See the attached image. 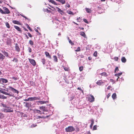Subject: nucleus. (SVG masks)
<instances>
[{
	"label": "nucleus",
	"instance_id": "f257e3e1",
	"mask_svg": "<svg viewBox=\"0 0 134 134\" xmlns=\"http://www.w3.org/2000/svg\"><path fill=\"white\" fill-rule=\"evenodd\" d=\"M2 106L4 108L2 109L1 111L4 112L5 113H10L13 112V110L12 109V108L11 107H8L5 104H4L3 103H1V104Z\"/></svg>",
	"mask_w": 134,
	"mask_h": 134
},
{
	"label": "nucleus",
	"instance_id": "f03ea898",
	"mask_svg": "<svg viewBox=\"0 0 134 134\" xmlns=\"http://www.w3.org/2000/svg\"><path fill=\"white\" fill-rule=\"evenodd\" d=\"M65 130L66 132H70L75 131V129L72 126H69L66 128Z\"/></svg>",
	"mask_w": 134,
	"mask_h": 134
},
{
	"label": "nucleus",
	"instance_id": "7ed1b4c3",
	"mask_svg": "<svg viewBox=\"0 0 134 134\" xmlns=\"http://www.w3.org/2000/svg\"><path fill=\"white\" fill-rule=\"evenodd\" d=\"M8 82V80L6 79L2 78H0V84L3 85L4 83H7Z\"/></svg>",
	"mask_w": 134,
	"mask_h": 134
},
{
	"label": "nucleus",
	"instance_id": "20e7f679",
	"mask_svg": "<svg viewBox=\"0 0 134 134\" xmlns=\"http://www.w3.org/2000/svg\"><path fill=\"white\" fill-rule=\"evenodd\" d=\"M94 96L92 95H89L88 97V100L90 102H93L94 100Z\"/></svg>",
	"mask_w": 134,
	"mask_h": 134
},
{
	"label": "nucleus",
	"instance_id": "39448f33",
	"mask_svg": "<svg viewBox=\"0 0 134 134\" xmlns=\"http://www.w3.org/2000/svg\"><path fill=\"white\" fill-rule=\"evenodd\" d=\"M4 14H8L10 13V12L9 9L6 7H4L3 8Z\"/></svg>",
	"mask_w": 134,
	"mask_h": 134
},
{
	"label": "nucleus",
	"instance_id": "423d86ee",
	"mask_svg": "<svg viewBox=\"0 0 134 134\" xmlns=\"http://www.w3.org/2000/svg\"><path fill=\"white\" fill-rule=\"evenodd\" d=\"M30 62L34 66L36 65V63L35 60L32 59L28 58Z\"/></svg>",
	"mask_w": 134,
	"mask_h": 134
},
{
	"label": "nucleus",
	"instance_id": "0eeeda50",
	"mask_svg": "<svg viewBox=\"0 0 134 134\" xmlns=\"http://www.w3.org/2000/svg\"><path fill=\"white\" fill-rule=\"evenodd\" d=\"M9 89L11 91H13L14 93H16L17 94L19 93V91L13 88L11 86H9Z\"/></svg>",
	"mask_w": 134,
	"mask_h": 134
},
{
	"label": "nucleus",
	"instance_id": "6e6552de",
	"mask_svg": "<svg viewBox=\"0 0 134 134\" xmlns=\"http://www.w3.org/2000/svg\"><path fill=\"white\" fill-rule=\"evenodd\" d=\"M1 92L5 94L9 95L10 96H12L14 97V94L13 93H7L6 92L4 91H2Z\"/></svg>",
	"mask_w": 134,
	"mask_h": 134
},
{
	"label": "nucleus",
	"instance_id": "1a4fd4ad",
	"mask_svg": "<svg viewBox=\"0 0 134 134\" xmlns=\"http://www.w3.org/2000/svg\"><path fill=\"white\" fill-rule=\"evenodd\" d=\"M41 62L43 65H45L46 63V60L44 58H42L41 59Z\"/></svg>",
	"mask_w": 134,
	"mask_h": 134
},
{
	"label": "nucleus",
	"instance_id": "9d476101",
	"mask_svg": "<svg viewBox=\"0 0 134 134\" xmlns=\"http://www.w3.org/2000/svg\"><path fill=\"white\" fill-rule=\"evenodd\" d=\"M14 27L20 33L22 32V31L21 29L19 27L16 25H14Z\"/></svg>",
	"mask_w": 134,
	"mask_h": 134
},
{
	"label": "nucleus",
	"instance_id": "9b49d317",
	"mask_svg": "<svg viewBox=\"0 0 134 134\" xmlns=\"http://www.w3.org/2000/svg\"><path fill=\"white\" fill-rule=\"evenodd\" d=\"M12 21V23L15 24H17L20 25H21V23H20L19 21H18L17 20H13Z\"/></svg>",
	"mask_w": 134,
	"mask_h": 134
},
{
	"label": "nucleus",
	"instance_id": "f8f14e48",
	"mask_svg": "<svg viewBox=\"0 0 134 134\" xmlns=\"http://www.w3.org/2000/svg\"><path fill=\"white\" fill-rule=\"evenodd\" d=\"M15 50H16V51H17L18 52L20 51V48H19V46L18 44H15Z\"/></svg>",
	"mask_w": 134,
	"mask_h": 134
},
{
	"label": "nucleus",
	"instance_id": "ddd939ff",
	"mask_svg": "<svg viewBox=\"0 0 134 134\" xmlns=\"http://www.w3.org/2000/svg\"><path fill=\"white\" fill-rule=\"evenodd\" d=\"M5 58V57L3 54L0 53V60L2 61Z\"/></svg>",
	"mask_w": 134,
	"mask_h": 134
},
{
	"label": "nucleus",
	"instance_id": "4468645a",
	"mask_svg": "<svg viewBox=\"0 0 134 134\" xmlns=\"http://www.w3.org/2000/svg\"><path fill=\"white\" fill-rule=\"evenodd\" d=\"M56 8L58 9L57 11L59 13H60L61 15H62L63 13H64L63 12V11L62 10L60 9L58 7H56Z\"/></svg>",
	"mask_w": 134,
	"mask_h": 134
},
{
	"label": "nucleus",
	"instance_id": "2eb2a0df",
	"mask_svg": "<svg viewBox=\"0 0 134 134\" xmlns=\"http://www.w3.org/2000/svg\"><path fill=\"white\" fill-rule=\"evenodd\" d=\"M2 52L4 54V55L5 56H5L6 57H9V54L8 53L6 52L5 51H2Z\"/></svg>",
	"mask_w": 134,
	"mask_h": 134
},
{
	"label": "nucleus",
	"instance_id": "dca6fc26",
	"mask_svg": "<svg viewBox=\"0 0 134 134\" xmlns=\"http://www.w3.org/2000/svg\"><path fill=\"white\" fill-rule=\"evenodd\" d=\"M45 53L46 57H48L50 59H51V57L49 55V53L48 52H45Z\"/></svg>",
	"mask_w": 134,
	"mask_h": 134
},
{
	"label": "nucleus",
	"instance_id": "f3484780",
	"mask_svg": "<svg viewBox=\"0 0 134 134\" xmlns=\"http://www.w3.org/2000/svg\"><path fill=\"white\" fill-rule=\"evenodd\" d=\"M104 82H102L101 80H98L96 82L97 84L98 85H101Z\"/></svg>",
	"mask_w": 134,
	"mask_h": 134
},
{
	"label": "nucleus",
	"instance_id": "a211bd4d",
	"mask_svg": "<svg viewBox=\"0 0 134 134\" xmlns=\"http://www.w3.org/2000/svg\"><path fill=\"white\" fill-rule=\"evenodd\" d=\"M34 112L35 113L40 114H42V112L40 110H37L36 109H35L34 110Z\"/></svg>",
	"mask_w": 134,
	"mask_h": 134
},
{
	"label": "nucleus",
	"instance_id": "6ab92c4d",
	"mask_svg": "<svg viewBox=\"0 0 134 134\" xmlns=\"http://www.w3.org/2000/svg\"><path fill=\"white\" fill-rule=\"evenodd\" d=\"M121 61L122 63H125L126 61V59L125 57H123L121 58Z\"/></svg>",
	"mask_w": 134,
	"mask_h": 134
},
{
	"label": "nucleus",
	"instance_id": "aec40b11",
	"mask_svg": "<svg viewBox=\"0 0 134 134\" xmlns=\"http://www.w3.org/2000/svg\"><path fill=\"white\" fill-rule=\"evenodd\" d=\"M57 1H58L59 2L61 3L62 4L65 3V0H56Z\"/></svg>",
	"mask_w": 134,
	"mask_h": 134
},
{
	"label": "nucleus",
	"instance_id": "412c9836",
	"mask_svg": "<svg viewBox=\"0 0 134 134\" xmlns=\"http://www.w3.org/2000/svg\"><path fill=\"white\" fill-rule=\"evenodd\" d=\"M112 97L113 99H115L116 98V95L115 93H114L112 94Z\"/></svg>",
	"mask_w": 134,
	"mask_h": 134
},
{
	"label": "nucleus",
	"instance_id": "4be33fe9",
	"mask_svg": "<svg viewBox=\"0 0 134 134\" xmlns=\"http://www.w3.org/2000/svg\"><path fill=\"white\" fill-rule=\"evenodd\" d=\"M74 94H72L71 95V96L69 97V98L70 99V100H72L74 98Z\"/></svg>",
	"mask_w": 134,
	"mask_h": 134
},
{
	"label": "nucleus",
	"instance_id": "5701e85b",
	"mask_svg": "<svg viewBox=\"0 0 134 134\" xmlns=\"http://www.w3.org/2000/svg\"><path fill=\"white\" fill-rule=\"evenodd\" d=\"M68 41H69V43L71 44V45H74V43L73 42L71 41V40L70 39H69V37H68Z\"/></svg>",
	"mask_w": 134,
	"mask_h": 134
},
{
	"label": "nucleus",
	"instance_id": "b1692460",
	"mask_svg": "<svg viewBox=\"0 0 134 134\" xmlns=\"http://www.w3.org/2000/svg\"><path fill=\"white\" fill-rule=\"evenodd\" d=\"M100 75L102 76H104L105 77L107 76L108 75L106 72H103L100 74Z\"/></svg>",
	"mask_w": 134,
	"mask_h": 134
},
{
	"label": "nucleus",
	"instance_id": "393cba45",
	"mask_svg": "<svg viewBox=\"0 0 134 134\" xmlns=\"http://www.w3.org/2000/svg\"><path fill=\"white\" fill-rule=\"evenodd\" d=\"M85 10L87 13H90L92 11L90 9L87 8H85Z\"/></svg>",
	"mask_w": 134,
	"mask_h": 134
},
{
	"label": "nucleus",
	"instance_id": "a878e982",
	"mask_svg": "<svg viewBox=\"0 0 134 134\" xmlns=\"http://www.w3.org/2000/svg\"><path fill=\"white\" fill-rule=\"evenodd\" d=\"M91 123L90 126V127L91 129L92 128V126L94 124V120L93 119H92L91 120Z\"/></svg>",
	"mask_w": 134,
	"mask_h": 134
},
{
	"label": "nucleus",
	"instance_id": "bb28decb",
	"mask_svg": "<svg viewBox=\"0 0 134 134\" xmlns=\"http://www.w3.org/2000/svg\"><path fill=\"white\" fill-rule=\"evenodd\" d=\"M11 40L10 39H8L6 42L7 44L8 45H9L11 44Z\"/></svg>",
	"mask_w": 134,
	"mask_h": 134
},
{
	"label": "nucleus",
	"instance_id": "cd10ccee",
	"mask_svg": "<svg viewBox=\"0 0 134 134\" xmlns=\"http://www.w3.org/2000/svg\"><path fill=\"white\" fill-rule=\"evenodd\" d=\"M122 72L119 73L118 74H115V76L119 77V76L122 75Z\"/></svg>",
	"mask_w": 134,
	"mask_h": 134
},
{
	"label": "nucleus",
	"instance_id": "c85d7f7f",
	"mask_svg": "<svg viewBox=\"0 0 134 134\" xmlns=\"http://www.w3.org/2000/svg\"><path fill=\"white\" fill-rule=\"evenodd\" d=\"M53 57L54 58V60L55 62H58L57 58L56 56L55 55H54Z\"/></svg>",
	"mask_w": 134,
	"mask_h": 134
},
{
	"label": "nucleus",
	"instance_id": "c756f323",
	"mask_svg": "<svg viewBox=\"0 0 134 134\" xmlns=\"http://www.w3.org/2000/svg\"><path fill=\"white\" fill-rule=\"evenodd\" d=\"M80 34L84 37H85L86 36L85 33L83 32H81L80 33Z\"/></svg>",
	"mask_w": 134,
	"mask_h": 134
},
{
	"label": "nucleus",
	"instance_id": "7c9ffc66",
	"mask_svg": "<svg viewBox=\"0 0 134 134\" xmlns=\"http://www.w3.org/2000/svg\"><path fill=\"white\" fill-rule=\"evenodd\" d=\"M38 102H39L40 104H43L44 103H46L47 102L45 101H39Z\"/></svg>",
	"mask_w": 134,
	"mask_h": 134
},
{
	"label": "nucleus",
	"instance_id": "2f4dec72",
	"mask_svg": "<svg viewBox=\"0 0 134 134\" xmlns=\"http://www.w3.org/2000/svg\"><path fill=\"white\" fill-rule=\"evenodd\" d=\"M34 100H40V97H33Z\"/></svg>",
	"mask_w": 134,
	"mask_h": 134
},
{
	"label": "nucleus",
	"instance_id": "473e14b6",
	"mask_svg": "<svg viewBox=\"0 0 134 134\" xmlns=\"http://www.w3.org/2000/svg\"><path fill=\"white\" fill-rule=\"evenodd\" d=\"M30 83L32 86H34L35 84V82L32 81H30Z\"/></svg>",
	"mask_w": 134,
	"mask_h": 134
},
{
	"label": "nucleus",
	"instance_id": "72a5a7b5",
	"mask_svg": "<svg viewBox=\"0 0 134 134\" xmlns=\"http://www.w3.org/2000/svg\"><path fill=\"white\" fill-rule=\"evenodd\" d=\"M67 13L70 14H72V15H74V13L71 11H67Z\"/></svg>",
	"mask_w": 134,
	"mask_h": 134
},
{
	"label": "nucleus",
	"instance_id": "f704fd0d",
	"mask_svg": "<svg viewBox=\"0 0 134 134\" xmlns=\"http://www.w3.org/2000/svg\"><path fill=\"white\" fill-rule=\"evenodd\" d=\"M4 117V114L0 113V119H2Z\"/></svg>",
	"mask_w": 134,
	"mask_h": 134
},
{
	"label": "nucleus",
	"instance_id": "c9c22d12",
	"mask_svg": "<svg viewBox=\"0 0 134 134\" xmlns=\"http://www.w3.org/2000/svg\"><path fill=\"white\" fill-rule=\"evenodd\" d=\"M29 43L31 46H33L34 45V43L32 40H30L29 41Z\"/></svg>",
	"mask_w": 134,
	"mask_h": 134
},
{
	"label": "nucleus",
	"instance_id": "e433bc0d",
	"mask_svg": "<svg viewBox=\"0 0 134 134\" xmlns=\"http://www.w3.org/2000/svg\"><path fill=\"white\" fill-rule=\"evenodd\" d=\"M5 25L6 27L8 28H9L10 27V25L9 24L8 22L5 23Z\"/></svg>",
	"mask_w": 134,
	"mask_h": 134
},
{
	"label": "nucleus",
	"instance_id": "4c0bfd02",
	"mask_svg": "<svg viewBox=\"0 0 134 134\" xmlns=\"http://www.w3.org/2000/svg\"><path fill=\"white\" fill-rule=\"evenodd\" d=\"M26 26H27V28L29 29L31 31H32V30L31 28L29 26V25L27 24H26Z\"/></svg>",
	"mask_w": 134,
	"mask_h": 134
},
{
	"label": "nucleus",
	"instance_id": "58836bf2",
	"mask_svg": "<svg viewBox=\"0 0 134 134\" xmlns=\"http://www.w3.org/2000/svg\"><path fill=\"white\" fill-rule=\"evenodd\" d=\"M93 55L95 57H97V52L96 51L94 52L93 54Z\"/></svg>",
	"mask_w": 134,
	"mask_h": 134
},
{
	"label": "nucleus",
	"instance_id": "ea45409f",
	"mask_svg": "<svg viewBox=\"0 0 134 134\" xmlns=\"http://www.w3.org/2000/svg\"><path fill=\"white\" fill-rule=\"evenodd\" d=\"M83 67V66H81L79 67V70L80 71H82Z\"/></svg>",
	"mask_w": 134,
	"mask_h": 134
},
{
	"label": "nucleus",
	"instance_id": "a19ab883",
	"mask_svg": "<svg viewBox=\"0 0 134 134\" xmlns=\"http://www.w3.org/2000/svg\"><path fill=\"white\" fill-rule=\"evenodd\" d=\"M97 129V125H94L93 129V130H95Z\"/></svg>",
	"mask_w": 134,
	"mask_h": 134
},
{
	"label": "nucleus",
	"instance_id": "79ce46f5",
	"mask_svg": "<svg viewBox=\"0 0 134 134\" xmlns=\"http://www.w3.org/2000/svg\"><path fill=\"white\" fill-rule=\"evenodd\" d=\"M119 70V69L118 67H116L115 69V71H114L115 73L116 72H117Z\"/></svg>",
	"mask_w": 134,
	"mask_h": 134
},
{
	"label": "nucleus",
	"instance_id": "37998d69",
	"mask_svg": "<svg viewBox=\"0 0 134 134\" xmlns=\"http://www.w3.org/2000/svg\"><path fill=\"white\" fill-rule=\"evenodd\" d=\"M13 61H14L15 62L17 63L18 61V59L16 58H14Z\"/></svg>",
	"mask_w": 134,
	"mask_h": 134
},
{
	"label": "nucleus",
	"instance_id": "c03bdc74",
	"mask_svg": "<svg viewBox=\"0 0 134 134\" xmlns=\"http://www.w3.org/2000/svg\"><path fill=\"white\" fill-rule=\"evenodd\" d=\"M114 59L115 61H117L119 59V58L117 57H115Z\"/></svg>",
	"mask_w": 134,
	"mask_h": 134
},
{
	"label": "nucleus",
	"instance_id": "a18cd8bd",
	"mask_svg": "<svg viewBox=\"0 0 134 134\" xmlns=\"http://www.w3.org/2000/svg\"><path fill=\"white\" fill-rule=\"evenodd\" d=\"M64 69L66 71H68L69 70V68L67 67H64Z\"/></svg>",
	"mask_w": 134,
	"mask_h": 134
},
{
	"label": "nucleus",
	"instance_id": "49530a36",
	"mask_svg": "<svg viewBox=\"0 0 134 134\" xmlns=\"http://www.w3.org/2000/svg\"><path fill=\"white\" fill-rule=\"evenodd\" d=\"M83 21H84V22L87 23V24H88V21H87V20L85 19H83Z\"/></svg>",
	"mask_w": 134,
	"mask_h": 134
},
{
	"label": "nucleus",
	"instance_id": "de8ad7c7",
	"mask_svg": "<svg viewBox=\"0 0 134 134\" xmlns=\"http://www.w3.org/2000/svg\"><path fill=\"white\" fill-rule=\"evenodd\" d=\"M80 50V48L79 47H78L76 50H75V51L76 52L79 51Z\"/></svg>",
	"mask_w": 134,
	"mask_h": 134
},
{
	"label": "nucleus",
	"instance_id": "09e8293b",
	"mask_svg": "<svg viewBox=\"0 0 134 134\" xmlns=\"http://www.w3.org/2000/svg\"><path fill=\"white\" fill-rule=\"evenodd\" d=\"M45 10L47 13H50L51 12L50 10H49L48 9H46Z\"/></svg>",
	"mask_w": 134,
	"mask_h": 134
},
{
	"label": "nucleus",
	"instance_id": "8fccbe9b",
	"mask_svg": "<svg viewBox=\"0 0 134 134\" xmlns=\"http://www.w3.org/2000/svg\"><path fill=\"white\" fill-rule=\"evenodd\" d=\"M110 82H113V83H114L115 82V81L112 79H110Z\"/></svg>",
	"mask_w": 134,
	"mask_h": 134
},
{
	"label": "nucleus",
	"instance_id": "3c124183",
	"mask_svg": "<svg viewBox=\"0 0 134 134\" xmlns=\"http://www.w3.org/2000/svg\"><path fill=\"white\" fill-rule=\"evenodd\" d=\"M77 89L78 90H80V91H81L83 93V90L81 89V88L79 87L77 88Z\"/></svg>",
	"mask_w": 134,
	"mask_h": 134
},
{
	"label": "nucleus",
	"instance_id": "603ef678",
	"mask_svg": "<svg viewBox=\"0 0 134 134\" xmlns=\"http://www.w3.org/2000/svg\"><path fill=\"white\" fill-rule=\"evenodd\" d=\"M0 12L2 14H4V11L1 8H0Z\"/></svg>",
	"mask_w": 134,
	"mask_h": 134
},
{
	"label": "nucleus",
	"instance_id": "864d4df0",
	"mask_svg": "<svg viewBox=\"0 0 134 134\" xmlns=\"http://www.w3.org/2000/svg\"><path fill=\"white\" fill-rule=\"evenodd\" d=\"M12 79H13L15 80H16L18 79V78L16 77H12Z\"/></svg>",
	"mask_w": 134,
	"mask_h": 134
},
{
	"label": "nucleus",
	"instance_id": "5fc2aeb1",
	"mask_svg": "<svg viewBox=\"0 0 134 134\" xmlns=\"http://www.w3.org/2000/svg\"><path fill=\"white\" fill-rule=\"evenodd\" d=\"M30 101H32L34 100L33 97H30Z\"/></svg>",
	"mask_w": 134,
	"mask_h": 134
},
{
	"label": "nucleus",
	"instance_id": "6e6d98bb",
	"mask_svg": "<svg viewBox=\"0 0 134 134\" xmlns=\"http://www.w3.org/2000/svg\"><path fill=\"white\" fill-rule=\"evenodd\" d=\"M66 7H68V8H69L70 6L68 3H67L66 5Z\"/></svg>",
	"mask_w": 134,
	"mask_h": 134
},
{
	"label": "nucleus",
	"instance_id": "4d7b16f0",
	"mask_svg": "<svg viewBox=\"0 0 134 134\" xmlns=\"http://www.w3.org/2000/svg\"><path fill=\"white\" fill-rule=\"evenodd\" d=\"M37 126V125L36 124H32V125L31 126V127H35Z\"/></svg>",
	"mask_w": 134,
	"mask_h": 134
},
{
	"label": "nucleus",
	"instance_id": "13d9d810",
	"mask_svg": "<svg viewBox=\"0 0 134 134\" xmlns=\"http://www.w3.org/2000/svg\"><path fill=\"white\" fill-rule=\"evenodd\" d=\"M28 50H29V52L30 53L31 52V51H32L31 49V48L30 47H29L28 48Z\"/></svg>",
	"mask_w": 134,
	"mask_h": 134
},
{
	"label": "nucleus",
	"instance_id": "bf43d9fd",
	"mask_svg": "<svg viewBox=\"0 0 134 134\" xmlns=\"http://www.w3.org/2000/svg\"><path fill=\"white\" fill-rule=\"evenodd\" d=\"M27 34H28V35L30 37H32V35L29 32H28Z\"/></svg>",
	"mask_w": 134,
	"mask_h": 134
},
{
	"label": "nucleus",
	"instance_id": "052dcab7",
	"mask_svg": "<svg viewBox=\"0 0 134 134\" xmlns=\"http://www.w3.org/2000/svg\"><path fill=\"white\" fill-rule=\"evenodd\" d=\"M110 96V93H109L107 96V98H108Z\"/></svg>",
	"mask_w": 134,
	"mask_h": 134
},
{
	"label": "nucleus",
	"instance_id": "680f3d73",
	"mask_svg": "<svg viewBox=\"0 0 134 134\" xmlns=\"http://www.w3.org/2000/svg\"><path fill=\"white\" fill-rule=\"evenodd\" d=\"M25 106L28 108H29V104L28 103H26Z\"/></svg>",
	"mask_w": 134,
	"mask_h": 134
},
{
	"label": "nucleus",
	"instance_id": "e2e57ef3",
	"mask_svg": "<svg viewBox=\"0 0 134 134\" xmlns=\"http://www.w3.org/2000/svg\"><path fill=\"white\" fill-rule=\"evenodd\" d=\"M24 100L26 101H30V97L28 98L27 99H26L25 100Z\"/></svg>",
	"mask_w": 134,
	"mask_h": 134
},
{
	"label": "nucleus",
	"instance_id": "0e129e2a",
	"mask_svg": "<svg viewBox=\"0 0 134 134\" xmlns=\"http://www.w3.org/2000/svg\"><path fill=\"white\" fill-rule=\"evenodd\" d=\"M1 98H2L3 99H5L7 98V97L5 96H2V97H1Z\"/></svg>",
	"mask_w": 134,
	"mask_h": 134
},
{
	"label": "nucleus",
	"instance_id": "69168bd1",
	"mask_svg": "<svg viewBox=\"0 0 134 134\" xmlns=\"http://www.w3.org/2000/svg\"><path fill=\"white\" fill-rule=\"evenodd\" d=\"M111 86H109L107 88V89L108 90H110V89L111 88Z\"/></svg>",
	"mask_w": 134,
	"mask_h": 134
},
{
	"label": "nucleus",
	"instance_id": "338daca9",
	"mask_svg": "<svg viewBox=\"0 0 134 134\" xmlns=\"http://www.w3.org/2000/svg\"><path fill=\"white\" fill-rule=\"evenodd\" d=\"M35 31H36V32H37L40 35L41 34L40 33H39V31H38V30H37V29H36L35 30Z\"/></svg>",
	"mask_w": 134,
	"mask_h": 134
},
{
	"label": "nucleus",
	"instance_id": "774afa93",
	"mask_svg": "<svg viewBox=\"0 0 134 134\" xmlns=\"http://www.w3.org/2000/svg\"><path fill=\"white\" fill-rule=\"evenodd\" d=\"M92 58L91 57H88V59L89 60H91L92 59Z\"/></svg>",
	"mask_w": 134,
	"mask_h": 134
}]
</instances>
